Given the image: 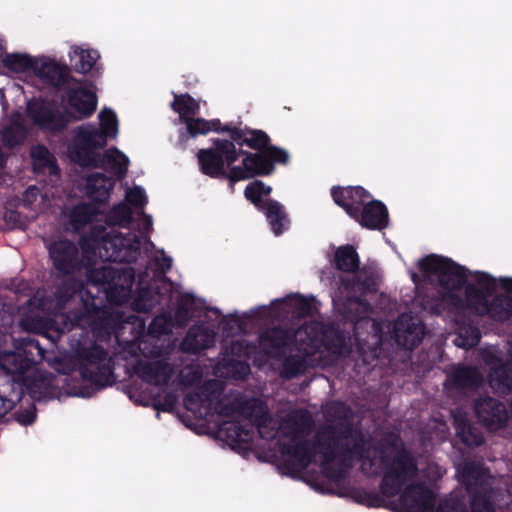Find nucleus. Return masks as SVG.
<instances>
[{
	"label": "nucleus",
	"instance_id": "obj_1",
	"mask_svg": "<svg viewBox=\"0 0 512 512\" xmlns=\"http://www.w3.org/2000/svg\"><path fill=\"white\" fill-rule=\"evenodd\" d=\"M411 280L437 289L436 295L419 296L417 304L425 317L441 316L447 307L457 313L489 317L490 320H512V277L495 278L483 271L469 270L451 258L429 254L420 258Z\"/></svg>",
	"mask_w": 512,
	"mask_h": 512
},
{
	"label": "nucleus",
	"instance_id": "obj_2",
	"mask_svg": "<svg viewBox=\"0 0 512 512\" xmlns=\"http://www.w3.org/2000/svg\"><path fill=\"white\" fill-rule=\"evenodd\" d=\"M362 469L372 474L383 473L382 493L386 497L399 495L393 509L397 512H434L433 491L429 486L440 479L445 470L435 463L428 464L420 474L406 451L389 446L379 457L362 460ZM435 512H466L462 502L451 498L442 502Z\"/></svg>",
	"mask_w": 512,
	"mask_h": 512
},
{
	"label": "nucleus",
	"instance_id": "obj_3",
	"mask_svg": "<svg viewBox=\"0 0 512 512\" xmlns=\"http://www.w3.org/2000/svg\"><path fill=\"white\" fill-rule=\"evenodd\" d=\"M322 303L316 296L291 292L282 298L273 299L268 305H258L240 313L235 310L224 315L219 308L192 294H183L177 302L174 320H326L321 315ZM151 320H173L167 314L154 316Z\"/></svg>",
	"mask_w": 512,
	"mask_h": 512
},
{
	"label": "nucleus",
	"instance_id": "obj_4",
	"mask_svg": "<svg viewBox=\"0 0 512 512\" xmlns=\"http://www.w3.org/2000/svg\"><path fill=\"white\" fill-rule=\"evenodd\" d=\"M330 263L336 270L352 274L339 279V290L347 295L339 308L342 320H376L365 315L370 303L364 296L378 291L380 275L377 269L371 266L360 268L359 254L351 244L337 247Z\"/></svg>",
	"mask_w": 512,
	"mask_h": 512
},
{
	"label": "nucleus",
	"instance_id": "obj_5",
	"mask_svg": "<svg viewBox=\"0 0 512 512\" xmlns=\"http://www.w3.org/2000/svg\"><path fill=\"white\" fill-rule=\"evenodd\" d=\"M80 84L81 81L78 84H68L62 90L76 116L72 112L61 111L52 102L43 98L27 102V116L40 130L52 135L63 133L72 119L82 120L90 117L97 108V96L95 92Z\"/></svg>",
	"mask_w": 512,
	"mask_h": 512
},
{
	"label": "nucleus",
	"instance_id": "obj_6",
	"mask_svg": "<svg viewBox=\"0 0 512 512\" xmlns=\"http://www.w3.org/2000/svg\"><path fill=\"white\" fill-rule=\"evenodd\" d=\"M80 245L84 253L98 256L103 262L132 263L141 253L140 237L128 232L122 234L112 228L93 226L87 235L81 237Z\"/></svg>",
	"mask_w": 512,
	"mask_h": 512
},
{
	"label": "nucleus",
	"instance_id": "obj_7",
	"mask_svg": "<svg viewBox=\"0 0 512 512\" xmlns=\"http://www.w3.org/2000/svg\"><path fill=\"white\" fill-rule=\"evenodd\" d=\"M237 160L243 157L241 165L230 167L231 184L256 177L269 176L274 173L275 165H287L290 155L279 146H271L263 152H250L237 149Z\"/></svg>",
	"mask_w": 512,
	"mask_h": 512
},
{
	"label": "nucleus",
	"instance_id": "obj_8",
	"mask_svg": "<svg viewBox=\"0 0 512 512\" xmlns=\"http://www.w3.org/2000/svg\"><path fill=\"white\" fill-rule=\"evenodd\" d=\"M212 141V147L197 152L199 170L212 179H227L231 183L230 167H234L237 161L236 147L228 139L215 138Z\"/></svg>",
	"mask_w": 512,
	"mask_h": 512
},
{
	"label": "nucleus",
	"instance_id": "obj_9",
	"mask_svg": "<svg viewBox=\"0 0 512 512\" xmlns=\"http://www.w3.org/2000/svg\"><path fill=\"white\" fill-rule=\"evenodd\" d=\"M459 481L467 486L472 496V512H493L490 500H494L491 486L495 479L479 464L458 468Z\"/></svg>",
	"mask_w": 512,
	"mask_h": 512
},
{
	"label": "nucleus",
	"instance_id": "obj_10",
	"mask_svg": "<svg viewBox=\"0 0 512 512\" xmlns=\"http://www.w3.org/2000/svg\"><path fill=\"white\" fill-rule=\"evenodd\" d=\"M289 441V446H286L285 441H283L279 460L291 474L302 472L312 461H317L318 458L321 460L322 469L325 470V466L332 460L327 453L316 451L315 447H313L312 453L310 445L302 443L298 434L293 433L289 437Z\"/></svg>",
	"mask_w": 512,
	"mask_h": 512
},
{
	"label": "nucleus",
	"instance_id": "obj_11",
	"mask_svg": "<svg viewBox=\"0 0 512 512\" xmlns=\"http://www.w3.org/2000/svg\"><path fill=\"white\" fill-rule=\"evenodd\" d=\"M107 145V139L103 133L99 132L98 128L93 125H82L76 130L74 136L71 153L73 159L81 166L88 167L95 162L98 154L95 153L96 149L103 148Z\"/></svg>",
	"mask_w": 512,
	"mask_h": 512
},
{
	"label": "nucleus",
	"instance_id": "obj_12",
	"mask_svg": "<svg viewBox=\"0 0 512 512\" xmlns=\"http://www.w3.org/2000/svg\"><path fill=\"white\" fill-rule=\"evenodd\" d=\"M49 257L59 276H69L83 268L77 245L68 239L52 242L48 247Z\"/></svg>",
	"mask_w": 512,
	"mask_h": 512
},
{
	"label": "nucleus",
	"instance_id": "obj_13",
	"mask_svg": "<svg viewBox=\"0 0 512 512\" xmlns=\"http://www.w3.org/2000/svg\"><path fill=\"white\" fill-rule=\"evenodd\" d=\"M34 74L48 86L61 91L68 84L79 83V80L71 75L68 65L48 57L38 58Z\"/></svg>",
	"mask_w": 512,
	"mask_h": 512
},
{
	"label": "nucleus",
	"instance_id": "obj_14",
	"mask_svg": "<svg viewBox=\"0 0 512 512\" xmlns=\"http://www.w3.org/2000/svg\"><path fill=\"white\" fill-rule=\"evenodd\" d=\"M78 369L84 378L101 384L102 376L110 372L107 354L98 346L82 349L78 354Z\"/></svg>",
	"mask_w": 512,
	"mask_h": 512
},
{
	"label": "nucleus",
	"instance_id": "obj_15",
	"mask_svg": "<svg viewBox=\"0 0 512 512\" xmlns=\"http://www.w3.org/2000/svg\"><path fill=\"white\" fill-rule=\"evenodd\" d=\"M331 196L334 202L353 219L372 198L371 194L361 186L333 187Z\"/></svg>",
	"mask_w": 512,
	"mask_h": 512
},
{
	"label": "nucleus",
	"instance_id": "obj_16",
	"mask_svg": "<svg viewBox=\"0 0 512 512\" xmlns=\"http://www.w3.org/2000/svg\"><path fill=\"white\" fill-rule=\"evenodd\" d=\"M362 227L370 230H383L388 227L389 213L386 205L380 200L369 199L355 216Z\"/></svg>",
	"mask_w": 512,
	"mask_h": 512
},
{
	"label": "nucleus",
	"instance_id": "obj_17",
	"mask_svg": "<svg viewBox=\"0 0 512 512\" xmlns=\"http://www.w3.org/2000/svg\"><path fill=\"white\" fill-rule=\"evenodd\" d=\"M135 282V273L133 268L115 269V275L111 286L105 289L109 302L122 304L130 296L133 284Z\"/></svg>",
	"mask_w": 512,
	"mask_h": 512
},
{
	"label": "nucleus",
	"instance_id": "obj_18",
	"mask_svg": "<svg viewBox=\"0 0 512 512\" xmlns=\"http://www.w3.org/2000/svg\"><path fill=\"white\" fill-rule=\"evenodd\" d=\"M479 420L491 430H497L507 420L504 406L493 398L480 399L475 404Z\"/></svg>",
	"mask_w": 512,
	"mask_h": 512
},
{
	"label": "nucleus",
	"instance_id": "obj_19",
	"mask_svg": "<svg viewBox=\"0 0 512 512\" xmlns=\"http://www.w3.org/2000/svg\"><path fill=\"white\" fill-rule=\"evenodd\" d=\"M129 166V158L116 147L106 150L103 154H98L97 160L91 165L94 168H104L112 173L117 180L126 177Z\"/></svg>",
	"mask_w": 512,
	"mask_h": 512
},
{
	"label": "nucleus",
	"instance_id": "obj_20",
	"mask_svg": "<svg viewBox=\"0 0 512 512\" xmlns=\"http://www.w3.org/2000/svg\"><path fill=\"white\" fill-rule=\"evenodd\" d=\"M114 185L115 179L103 173H94L86 179V194L93 202L105 203L109 200Z\"/></svg>",
	"mask_w": 512,
	"mask_h": 512
},
{
	"label": "nucleus",
	"instance_id": "obj_21",
	"mask_svg": "<svg viewBox=\"0 0 512 512\" xmlns=\"http://www.w3.org/2000/svg\"><path fill=\"white\" fill-rule=\"evenodd\" d=\"M270 226L271 231L275 236L282 235L290 228V218L284 206L274 199H268L267 205L264 209L260 210Z\"/></svg>",
	"mask_w": 512,
	"mask_h": 512
},
{
	"label": "nucleus",
	"instance_id": "obj_22",
	"mask_svg": "<svg viewBox=\"0 0 512 512\" xmlns=\"http://www.w3.org/2000/svg\"><path fill=\"white\" fill-rule=\"evenodd\" d=\"M33 170L35 173H46L58 175L60 168L55 156L44 145H37L30 152Z\"/></svg>",
	"mask_w": 512,
	"mask_h": 512
},
{
	"label": "nucleus",
	"instance_id": "obj_23",
	"mask_svg": "<svg viewBox=\"0 0 512 512\" xmlns=\"http://www.w3.org/2000/svg\"><path fill=\"white\" fill-rule=\"evenodd\" d=\"M421 324L422 322H412L411 324L410 322L403 321L395 322L396 341L408 349L415 347L423 336V327Z\"/></svg>",
	"mask_w": 512,
	"mask_h": 512
},
{
	"label": "nucleus",
	"instance_id": "obj_24",
	"mask_svg": "<svg viewBox=\"0 0 512 512\" xmlns=\"http://www.w3.org/2000/svg\"><path fill=\"white\" fill-rule=\"evenodd\" d=\"M97 210L88 203H78L70 210L68 214V224L73 232H80L87 225L92 223Z\"/></svg>",
	"mask_w": 512,
	"mask_h": 512
},
{
	"label": "nucleus",
	"instance_id": "obj_25",
	"mask_svg": "<svg viewBox=\"0 0 512 512\" xmlns=\"http://www.w3.org/2000/svg\"><path fill=\"white\" fill-rule=\"evenodd\" d=\"M239 148L247 146L255 152H263L273 146L270 136L263 130L253 129L248 126L243 128L242 138L238 142Z\"/></svg>",
	"mask_w": 512,
	"mask_h": 512
},
{
	"label": "nucleus",
	"instance_id": "obj_26",
	"mask_svg": "<svg viewBox=\"0 0 512 512\" xmlns=\"http://www.w3.org/2000/svg\"><path fill=\"white\" fill-rule=\"evenodd\" d=\"M271 192V186L266 185L261 180L255 179L245 187L244 196L258 211H260L267 205L269 199L268 196Z\"/></svg>",
	"mask_w": 512,
	"mask_h": 512
},
{
	"label": "nucleus",
	"instance_id": "obj_27",
	"mask_svg": "<svg viewBox=\"0 0 512 512\" xmlns=\"http://www.w3.org/2000/svg\"><path fill=\"white\" fill-rule=\"evenodd\" d=\"M99 54L93 49H82L76 47L70 53V61L74 70L78 73L86 74L92 70L96 64Z\"/></svg>",
	"mask_w": 512,
	"mask_h": 512
},
{
	"label": "nucleus",
	"instance_id": "obj_28",
	"mask_svg": "<svg viewBox=\"0 0 512 512\" xmlns=\"http://www.w3.org/2000/svg\"><path fill=\"white\" fill-rule=\"evenodd\" d=\"M173 96L174 100L171 103V108L174 112L179 114L181 122L199 113L200 105L190 94L173 93Z\"/></svg>",
	"mask_w": 512,
	"mask_h": 512
},
{
	"label": "nucleus",
	"instance_id": "obj_29",
	"mask_svg": "<svg viewBox=\"0 0 512 512\" xmlns=\"http://www.w3.org/2000/svg\"><path fill=\"white\" fill-rule=\"evenodd\" d=\"M27 129L22 121L12 120L1 131V141L9 149L21 145L27 137Z\"/></svg>",
	"mask_w": 512,
	"mask_h": 512
},
{
	"label": "nucleus",
	"instance_id": "obj_30",
	"mask_svg": "<svg viewBox=\"0 0 512 512\" xmlns=\"http://www.w3.org/2000/svg\"><path fill=\"white\" fill-rule=\"evenodd\" d=\"M214 334L202 327L192 329L183 342V348L191 351L205 349L214 344Z\"/></svg>",
	"mask_w": 512,
	"mask_h": 512
},
{
	"label": "nucleus",
	"instance_id": "obj_31",
	"mask_svg": "<svg viewBox=\"0 0 512 512\" xmlns=\"http://www.w3.org/2000/svg\"><path fill=\"white\" fill-rule=\"evenodd\" d=\"M37 61L38 58H34L28 54L12 53L4 57L3 65L14 73H24L30 70L35 72Z\"/></svg>",
	"mask_w": 512,
	"mask_h": 512
},
{
	"label": "nucleus",
	"instance_id": "obj_32",
	"mask_svg": "<svg viewBox=\"0 0 512 512\" xmlns=\"http://www.w3.org/2000/svg\"><path fill=\"white\" fill-rule=\"evenodd\" d=\"M115 269L109 265H100L99 267H89L86 271L87 281L95 286H102L105 292L106 288L111 286Z\"/></svg>",
	"mask_w": 512,
	"mask_h": 512
},
{
	"label": "nucleus",
	"instance_id": "obj_33",
	"mask_svg": "<svg viewBox=\"0 0 512 512\" xmlns=\"http://www.w3.org/2000/svg\"><path fill=\"white\" fill-rule=\"evenodd\" d=\"M456 433L463 443L472 446L480 445L483 437L471 427L466 418L460 414L454 415Z\"/></svg>",
	"mask_w": 512,
	"mask_h": 512
},
{
	"label": "nucleus",
	"instance_id": "obj_34",
	"mask_svg": "<svg viewBox=\"0 0 512 512\" xmlns=\"http://www.w3.org/2000/svg\"><path fill=\"white\" fill-rule=\"evenodd\" d=\"M449 381L459 387L474 386L482 381V375L474 368L457 367L451 372Z\"/></svg>",
	"mask_w": 512,
	"mask_h": 512
},
{
	"label": "nucleus",
	"instance_id": "obj_35",
	"mask_svg": "<svg viewBox=\"0 0 512 512\" xmlns=\"http://www.w3.org/2000/svg\"><path fill=\"white\" fill-rule=\"evenodd\" d=\"M171 373V369L162 361H156L140 370L141 376L148 382L154 384L165 383Z\"/></svg>",
	"mask_w": 512,
	"mask_h": 512
},
{
	"label": "nucleus",
	"instance_id": "obj_36",
	"mask_svg": "<svg viewBox=\"0 0 512 512\" xmlns=\"http://www.w3.org/2000/svg\"><path fill=\"white\" fill-rule=\"evenodd\" d=\"M462 326L459 327V333L454 339L456 346L464 349L476 346L480 340L478 330L472 325V322H461Z\"/></svg>",
	"mask_w": 512,
	"mask_h": 512
},
{
	"label": "nucleus",
	"instance_id": "obj_37",
	"mask_svg": "<svg viewBox=\"0 0 512 512\" xmlns=\"http://www.w3.org/2000/svg\"><path fill=\"white\" fill-rule=\"evenodd\" d=\"M159 295L149 288L141 289L132 302V309L138 313H146L153 310L158 303Z\"/></svg>",
	"mask_w": 512,
	"mask_h": 512
},
{
	"label": "nucleus",
	"instance_id": "obj_38",
	"mask_svg": "<svg viewBox=\"0 0 512 512\" xmlns=\"http://www.w3.org/2000/svg\"><path fill=\"white\" fill-rule=\"evenodd\" d=\"M221 435L225 436L233 444H245L250 440L248 430L242 428L236 422H226L220 427Z\"/></svg>",
	"mask_w": 512,
	"mask_h": 512
},
{
	"label": "nucleus",
	"instance_id": "obj_39",
	"mask_svg": "<svg viewBox=\"0 0 512 512\" xmlns=\"http://www.w3.org/2000/svg\"><path fill=\"white\" fill-rule=\"evenodd\" d=\"M133 221V213L126 203L115 205L107 215V222L112 226H128Z\"/></svg>",
	"mask_w": 512,
	"mask_h": 512
},
{
	"label": "nucleus",
	"instance_id": "obj_40",
	"mask_svg": "<svg viewBox=\"0 0 512 512\" xmlns=\"http://www.w3.org/2000/svg\"><path fill=\"white\" fill-rule=\"evenodd\" d=\"M100 128L106 139L116 137L118 133V119L116 113L111 109H103L99 113Z\"/></svg>",
	"mask_w": 512,
	"mask_h": 512
},
{
	"label": "nucleus",
	"instance_id": "obj_41",
	"mask_svg": "<svg viewBox=\"0 0 512 512\" xmlns=\"http://www.w3.org/2000/svg\"><path fill=\"white\" fill-rule=\"evenodd\" d=\"M183 123H185L187 132L192 138H195L199 135H207L210 132L208 120L204 118L190 117Z\"/></svg>",
	"mask_w": 512,
	"mask_h": 512
},
{
	"label": "nucleus",
	"instance_id": "obj_42",
	"mask_svg": "<svg viewBox=\"0 0 512 512\" xmlns=\"http://www.w3.org/2000/svg\"><path fill=\"white\" fill-rule=\"evenodd\" d=\"M0 365L8 373H17L24 368L22 359L18 353L10 352L0 358Z\"/></svg>",
	"mask_w": 512,
	"mask_h": 512
},
{
	"label": "nucleus",
	"instance_id": "obj_43",
	"mask_svg": "<svg viewBox=\"0 0 512 512\" xmlns=\"http://www.w3.org/2000/svg\"><path fill=\"white\" fill-rule=\"evenodd\" d=\"M126 199L133 207L140 209H143L148 202L146 193L140 186L129 189L126 193Z\"/></svg>",
	"mask_w": 512,
	"mask_h": 512
},
{
	"label": "nucleus",
	"instance_id": "obj_44",
	"mask_svg": "<svg viewBox=\"0 0 512 512\" xmlns=\"http://www.w3.org/2000/svg\"><path fill=\"white\" fill-rule=\"evenodd\" d=\"M221 132L228 133L230 136V139L228 141L233 142L234 147H236L238 145V142L242 138L243 128L234 126L231 123H227V124L223 125Z\"/></svg>",
	"mask_w": 512,
	"mask_h": 512
},
{
	"label": "nucleus",
	"instance_id": "obj_45",
	"mask_svg": "<svg viewBox=\"0 0 512 512\" xmlns=\"http://www.w3.org/2000/svg\"><path fill=\"white\" fill-rule=\"evenodd\" d=\"M276 425V422L273 419L264 420L263 422L259 423L258 425V431L261 437L263 438H272L276 435H280L283 433V428L281 427L276 434L268 431L269 427H273Z\"/></svg>",
	"mask_w": 512,
	"mask_h": 512
},
{
	"label": "nucleus",
	"instance_id": "obj_46",
	"mask_svg": "<svg viewBox=\"0 0 512 512\" xmlns=\"http://www.w3.org/2000/svg\"><path fill=\"white\" fill-rule=\"evenodd\" d=\"M76 292V288L74 285V282L68 281L63 283V287L58 288L56 290V297L57 298H63L64 300H68L70 297L73 296V294Z\"/></svg>",
	"mask_w": 512,
	"mask_h": 512
},
{
	"label": "nucleus",
	"instance_id": "obj_47",
	"mask_svg": "<svg viewBox=\"0 0 512 512\" xmlns=\"http://www.w3.org/2000/svg\"><path fill=\"white\" fill-rule=\"evenodd\" d=\"M36 414L35 409L30 407L25 412H20L17 415V421L22 425H29L35 420Z\"/></svg>",
	"mask_w": 512,
	"mask_h": 512
},
{
	"label": "nucleus",
	"instance_id": "obj_48",
	"mask_svg": "<svg viewBox=\"0 0 512 512\" xmlns=\"http://www.w3.org/2000/svg\"><path fill=\"white\" fill-rule=\"evenodd\" d=\"M14 407V401L7 397L0 396V418L4 417Z\"/></svg>",
	"mask_w": 512,
	"mask_h": 512
},
{
	"label": "nucleus",
	"instance_id": "obj_49",
	"mask_svg": "<svg viewBox=\"0 0 512 512\" xmlns=\"http://www.w3.org/2000/svg\"><path fill=\"white\" fill-rule=\"evenodd\" d=\"M87 320H145V318L137 316V315H130L128 317H123L122 314H117L116 317L106 316V317H97V318H88Z\"/></svg>",
	"mask_w": 512,
	"mask_h": 512
},
{
	"label": "nucleus",
	"instance_id": "obj_50",
	"mask_svg": "<svg viewBox=\"0 0 512 512\" xmlns=\"http://www.w3.org/2000/svg\"><path fill=\"white\" fill-rule=\"evenodd\" d=\"M157 264L159 266V268L161 269V271L163 273L167 272L168 270L171 269L172 267V258L167 256V255H163L158 261H157Z\"/></svg>",
	"mask_w": 512,
	"mask_h": 512
},
{
	"label": "nucleus",
	"instance_id": "obj_51",
	"mask_svg": "<svg viewBox=\"0 0 512 512\" xmlns=\"http://www.w3.org/2000/svg\"><path fill=\"white\" fill-rule=\"evenodd\" d=\"M152 218L151 216L145 214V213H142V226H143V230H145L146 232H149L152 230Z\"/></svg>",
	"mask_w": 512,
	"mask_h": 512
},
{
	"label": "nucleus",
	"instance_id": "obj_52",
	"mask_svg": "<svg viewBox=\"0 0 512 512\" xmlns=\"http://www.w3.org/2000/svg\"><path fill=\"white\" fill-rule=\"evenodd\" d=\"M208 126L210 127V131H215L217 133H220L223 128L219 119L208 120Z\"/></svg>",
	"mask_w": 512,
	"mask_h": 512
},
{
	"label": "nucleus",
	"instance_id": "obj_53",
	"mask_svg": "<svg viewBox=\"0 0 512 512\" xmlns=\"http://www.w3.org/2000/svg\"><path fill=\"white\" fill-rule=\"evenodd\" d=\"M351 454L363 458L362 447H359L358 444H355L351 450Z\"/></svg>",
	"mask_w": 512,
	"mask_h": 512
},
{
	"label": "nucleus",
	"instance_id": "obj_54",
	"mask_svg": "<svg viewBox=\"0 0 512 512\" xmlns=\"http://www.w3.org/2000/svg\"><path fill=\"white\" fill-rule=\"evenodd\" d=\"M185 404L187 406V408L189 410H193V402H192V397L191 396H188L186 399H185Z\"/></svg>",
	"mask_w": 512,
	"mask_h": 512
},
{
	"label": "nucleus",
	"instance_id": "obj_55",
	"mask_svg": "<svg viewBox=\"0 0 512 512\" xmlns=\"http://www.w3.org/2000/svg\"><path fill=\"white\" fill-rule=\"evenodd\" d=\"M163 323H164V322H156V321H153V322H151V325H150V327H149V330L153 331V330H155L156 328H158V327L162 326V324H163Z\"/></svg>",
	"mask_w": 512,
	"mask_h": 512
},
{
	"label": "nucleus",
	"instance_id": "obj_56",
	"mask_svg": "<svg viewBox=\"0 0 512 512\" xmlns=\"http://www.w3.org/2000/svg\"><path fill=\"white\" fill-rule=\"evenodd\" d=\"M20 320H39V321H42V320H52L51 318H44V317H31V318H21Z\"/></svg>",
	"mask_w": 512,
	"mask_h": 512
},
{
	"label": "nucleus",
	"instance_id": "obj_57",
	"mask_svg": "<svg viewBox=\"0 0 512 512\" xmlns=\"http://www.w3.org/2000/svg\"><path fill=\"white\" fill-rule=\"evenodd\" d=\"M63 320H72V319L67 315H63ZM73 320L80 321V320H84V319L82 318V316H76Z\"/></svg>",
	"mask_w": 512,
	"mask_h": 512
},
{
	"label": "nucleus",
	"instance_id": "obj_58",
	"mask_svg": "<svg viewBox=\"0 0 512 512\" xmlns=\"http://www.w3.org/2000/svg\"><path fill=\"white\" fill-rule=\"evenodd\" d=\"M389 320H397V321L405 320V319H404V314H399V315H397L396 317H392V318H390Z\"/></svg>",
	"mask_w": 512,
	"mask_h": 512
},
{
	"label": "nucleus",
	"instance_id": "obj_59",
	"mask_svg": "<svg viewBox=\"0 0 512 512\" xmlns=\"http://www.w3.org/2000/svg\"><path fill=\"white\" fill-rule=\"evenodd\" d=\"M34 190H36V188H35V187H29V188H27V190H26V194L28 195V193H29V192L34 191Z\"/></svg>",
	"mask_w": 512,
	"mask_h": 512
},
{
	"label": "nucleus",
	"instance_id": "obj_60",
	"mask_svg": "<svg viewBox=\"0 0 512 512\" xmlns=\"http://www.w3.org/2000/svg\"><path fill=\"white\" fill-rule=\"evenodd\" d=\"M242 369H243L244 372H246V371H248V366L244 365V366H242Z\"/></svg>",
	"mask_w": 512,
	"mask_h": 512
},
{
	"label": "nucleus",
	"instance_id": "obj_61",
	"mask_svg": "<svg viewBox=\"0 0 512 512\" xmlns=\"http://www.w3.org/2000/svg\"><path fill=\"white\" fill-rule=\"evenodd\" d=\"M53 323H54V324H58L59 322H57V321H54Z\"/></svg>",
	"mask_w": 512,
	"mask_h": 512
}]
</instances>
